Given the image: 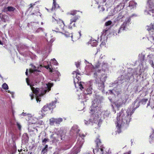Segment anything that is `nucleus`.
I'll use <instances>...</instances> for the list:
<instances>
[{
    "label": "nucleus",
    "instance_id": "nucleus-19",
    "mask_svg": "<svg viewBox=\"0 0 154 154\" xmlns=\"http://www.w3.org/2000/svg\"><path fill=\"white\" fill-rule=\"evenodd\" d=\"M84 94L85 95L90 94L92 93V88L91 86L89 87L87 89L84 91Z\"/></svg>",
    "mask_w": 154,
    "mask_h": 154
},
{
    "label": "nucleus",
    "instance_id": "nucleus-2",
    "mask_svg": "<svg viewBox=\"0 0 154 154\" xmlns=\"http://www.w3.org/2000/svg\"><path fill=\"white\" fill-rule=\"evenodd\" d=\"M100 64L98 62L94 66L91 64H89L86 66L85 69H87L88 68H89V69L94 72L93 76L95 79L96 82H99V79L100 82L104 83L106 80L107 76L104 74L101 73V70L98 69L99 68Z\"/></svg>",
    "mask_w": 154,
    "mask_h": 154
},
{
    "label": "nucleus",
    "instance_id": "nucleus-22",
    "mask_svg": "<svg viewBox=\"0 0 154 154\" xmlns=\"http://www.w3.org/2000/svg\"><path fill=\"white\" fill-rule=\"evenodd\" d=\"M31 100L34 102L36 101L37 103L39 102L41 100L40 97H31Z\"/></svg>",
    "mask_w": 154,
    "mask_h": 154
},
{
    "label": "nucleus",
    "instance_id": "nucleus-38",
    "mask_svg": "<svg viewBox=\"0 0 154 154\" xmlns=\"http://www.w3.org/2000/svg\"><path fill=\"white\" fill-rule=\"evenodd\" d=\"M77 128V126L76 125H75L72 127V129L74 130L76 132H78L79 131V130H75V128Z\"/></svg>",
    "mask_w": 154,
    "mask_h": 154
},
{
    "label": "nucleus",
    "instance_id": "nucleus-53",
    "mask_svg": "<svg viewBox=\"0 0 154 154\" xmlns=\"http://www.w3.org/2000/svg\"><path fill=\"white\" fill-rule=\"evenodd\" d=\"M131 153V152L130 151H129L128 152H126V153H125V154H130Z\"/></svg>",
    "mask_w": 154,
    "mask_h": 154
},
{
    "label": "nucleus",
    "instance_id": "nucleus-27",
    "mask_svg": "<svg viewBox=\"0 0 154 154\" xmlns=\"http://www.w3.org/2000/svg\"><path fill=\"white\" fill-rule=\"evenodd\" d=\"M32 68L30 69L29 70V72L31 73L33 72L34 71H37L36 67L32 65Z\"/></svg>",
    "mask_w": 154,
    "mask_h": 154
},
{
    "label": "nucleus",
    "instance_id": "nucleus-18",
    "mask_svg": "<svg viewBox=\"0 0 154 154\" xmlns=\"http://www.w3.org/2000/svg\"><path fill=\"white\" fill-rule=\"evenodd\" d=\"M56 0H53V5L51 10L53 11L55 10L56 9L59 7L58 5L57 4L56 2Z\"/></svg>",
    "mask_w": 154,
    "mask_h": 154
},
{
    "label": "nucleus",
    "instance_id": "nucleus-58",
    "mask_svg": "<svg viewBox=\"0 0 154 154\" xmlns=\"http://www.w3.org/2000/svg\"><path fill=\"white\" fill-rule=\"evenodd\" d=\"M38 14V15L39 14L40 16H41V14L39 12H38V13H37Z\"/></svg>",
    "mask_w": 154,
    "mask_h": 154
},
{
    "label": "nucleus",
    "instance_id": "nucleus-26",
    "mask_svg": "<svg viewBox=\"0 0 154 154\" xmlns=\"http://www.w3.org/2000/svg\"><path fill=\"white\" fill-rule=\"evenodd\" d=\"M50 64L52 65V64L54 65H58V63L55 59L54 58L53 59H51V61L50 63Z\"/></svg>",
    "mask_w": 154,
    "mask_h": 154
},
{
    "label": "nucleus",
    "instance_id": "nucleus-7",
    "mask_svg": "<svg viewBox=\"0 0 154 154\" xmlns=\"http://www.w3.org/2000/svg\"><path fill=\"white\" fill-rule=\"evenodd\" d=\"M55 107V103H53L49 105L47 104L44 106L42 108L41 111L39 112V113L41 115L39 116L40 118H42L51 109H53Z\"/></svg>",
    "mask_w": 154,
    "mask_h": 154
},
{
    "label": "nucleus",
    "instance_id": "nucleus-55",
    "mask_svg": "<svg viewBox=\"0 0 154 154\" xmlns=\"http://www.w3.org/2000/svg\"><path fill=\"white\" fill-rule=\"evenodd\" d=\"M27 70H28V69H26V75H28V72H27Z\"/></svg>",
    "mask_w": 154,
    "mask_h": 154
},
{
    "label": "nucleus",
    "instance_id": "nucleus-5",
    "mask_svg": "<svg viewBox=\"0 0 154 154\" xmlns=\"http://www.w3.org/2000/svg\"><path fill=\"white\" fill-rule=\"evenodd\" d=\"M55 16H53L52 17V22L55 23H56V27H54L52 29V31L56 32L61 33L64 35L66 37H68L71 36L72 39L73 35L72 34H69V32H66L64 30L63 27L64 26V24L63 21L60 19H57L55 18Z\"/></svg>",
    "mask_w": 154,
    "mask_h": 154
},
{
    "label": "nucleus",
    "instance_id": "nucleus-31",
    "mask_svg": "<svg viewBox=\"0 0 154 154\" xmlns=\"http://www.w3.org/2000/svg\"><path fill=\"white\" fill-rule=\"evenodd\" d=\"M108 66V64L105 63L104 62L102 63V69H104L105 68H106Z\"/></svg>",
    "mask_w": 154,
    "mask_h": 154
},
{
    "label": "nucleus",
    "instance_id": "nucleus-16",
    "mask_svg": "<svg viewBox=\"0 0 154 154\" xmlns=\"http://www.w3.org/2000/svg\"><path fill=\"white\" fill-rule=\"evenodd\" d=\"M0 18L4 22H8L9 21L8 16L2 13H0Z\"/></svg>",
    "mask_w": 154,
    "mask_h": 154
},
{
    "label": "nucleus",
    "instance_id": "nucleus-63",
    "mask_svg": "<svg viewBox=\"0 0 154 154\" xmlns=\"http://www.w3.org/2000/svg\"><path fill=\"white\" fill-rule=\"evenodd\" d=\"M18 151H19V152H20V151L19 150H18Z\"/></svg>",
    "mask_w": 154,
    "mask_h": 154
},
{
    "label": "nucleus",
    "instance_id": "nucleus-48",
    "mask_svg": "<svg viewBox=\"0 0 154 154\" xmlns=\"http://www.w3.org/2000/svg\"><path fill=\"white\" fill-rule=\"evenodd\" d=\"M17 126L18 128H19V129H20V128H21V126L20 125V124L19 123L17 122Z\"/></svg>",
    "mask_w": 154,
    "mask_h": 154
},
{
    "label": "nucleus",
    "instance_id": "nucleus-49",
    "mask_svg": "<svg viewBox=\"0 0 154 154\" xmlns=\"http://www.w3.org/2000/svg\"><path fill=\"white\" fill-rule=\"evenodd\" d=\"M55 39L54 38H52L50 40L49 42L50 43H52L54 40Z\"/></svg>",
    "mask_w": 154,
    "mask_h": 154
},
{
    "label": "nucleus",
    "instance_id": "nucleus-32",
    "mask_svg": "<svg viewBox=\"0 0 154 154\" xmlns=\"http://www.w3.org/2000/svg\"><path fill=\"white\" fill-rule=\"evenodd\" d=\"M45 68L48 69L49 68V69L50 70V71L51 72H53V71L52 70V66L51 65H48L45 66Z\"/></svg>",
    "mask_w": 154,
    "mask_h": 154
},
{
    "label": "nucleus",
    "instance_id": "nucleus-62",
    "mask_svg": "<svg viewBox=\"0 0 154 154\" xmlns=\"http://www.w3.org/2000/svg\"><path fill=\"white\" fill-rule=\"evenodd\" d=\"M138 107V106H137V107H135V108H137Z\"/></svg>",
    "mask_w": 154,
    "mask_h": 154
},
{
    "label": "nucleus",
    "instance_id": "nucleus-17",
    "mask_svg": "<svg viewBox=\"0 0 154 154\" xmlns=\"http://www.w3.org/2000/svg\"><path fill=\"white\" fill-rule=\"evenodd\" d=\"M61 137H60V135L58 134H53L51 136V140L52 141L55 142L59 140V138H60L61 139L62 138Z\"/></svg>",
    "mask_w": 154,
    "mask_h": 154
},
{
    "label": "nucleus",
    "instance_id": "nucleus-28",
    "mask_svg": "<svg viewBox=\"0 0 154 154\" xmlns=\"http://www.w3.org/2000/svg\"><path fill=\"white\" fill-rule=\"evenodd\" d=\"M50 124L51 125H54L55 124V118H51L50 119Z\"/></svg>",
    "mask_w": 154,
    "mask_h": 154
},
{
    "label": "nucleus",
    "instance_id": "nucleus-36",
    "mask_svg": "<svg viewBox=\"0 0 154 154\" xmlns=\"http://www.w3.org/2000/svg\"><path fill=\"white\" fill-rule=\"evenodd\" d=\"M37 2H35L34 3H32V4H31L29 5V10H30L31 9V8H32L34 5H35V4L37 3Z\"/></svg>",
    "mask_w": 154,
    "mask_h": 154
},
{
    "label": "nucleus",
    "instance_id": "nucleus-57",
    "mask_svg": "<svg viewBox=\"0 0 154 154\" xmlns=\"http://www.w3.org/2000/svg\"><path fill=\"white\" fill-rule=\"evenodd\" d=\"M105 31V33H106V32L108 31V30H105L103 31V32H104Z\"/></svg>",
    "mask_w": 154,
    "mask_h": 154
},
{
    "label": "nucleus",
    "instance_id": "nucleus-20",
    "mask_svg": "<svg viewBox=\"0 0 154 154\" xmlns=\"http://www.w3.org/2000/svg\"><path fill=\"white\" fill-rule=\"evenodd\" d=\"M16 9L15 8L11 6L8 7L6 9L3 10V11L5 12L7 11L12 12L14 11Z\"/></svg>",
    "mask_w": 154,
    "mask_h": 154
},
{
    "label": "nucleus",
    "instance_id": "nucleus-24",
    "mask_svg": "<svg viewBox=\"0 0 154 154\" xmlns=\"http://www.w3.org/2000/svg\"><path fill=\"white\" fill-rule=\"evenodd\" d=\"M98 86L99 89L103 90L104 88V83L100 82L98 83Z\"/></svg>",
    "mask_w": 154,
    "mask_h": 154
},
{
    "label": "nucleus",
    "instance_id": "nucleus-47",
    "mask_svg": "<svg viewBox=\"0 0 154 154\" xmlns=\"http://www.w3.org/2000/svg\"><path fill=\"white\" fill-rule=\"evenodd\" d=\"M96 142H97V145H98V144H99V143H100V140L99 139H97V140L96 141Z\"/></svg>",
    "mask_w": 154,
    "mask_h": 154
},
{
    "label": "nucleus",
    "instance_id": "nucleus-39",
    "mask_svg": "<svg viewBox=\"0 0 154 154\" xmlns=\"http://www.w3.org/2000/svg\"><path fill=\"white\" fill-rule=\"evenodd\" d=\"M32 114H31V116L30 117L28 116H27L25 118L26 120L27 121H29L32 118Z\"/></svg>",
    "mask_w": 154,
    "mask_h": 154
},
{
    "label": "nucleus",
    "instance_id": "nucleus-35",
    "mask_svg": "<svg viewBox=\"0 0 154 154\" xmlns=\"http://www.w3.org/2000/svg\"><path fill=\"white\" fill-rule=\"evenodd\" d=\"M114 91V90H112V91H111L110 90H109L108 91L106 92V95H109V94H107L109 93L110 95H113V93H114L113 92V91Z\"/></svg>",
    "mask_w": 154,
    "mask_h": 154
},
{
    "label": "nucleus",
    "instance_id": "nucleus-52",
    "mask_svg": "<svg viewBox=\"0 0 154 154\" xmlns=\"http://www.w3.org/2000/svg\"><path fill=\"white\" fill-rule=\"evenodd\" d=\"M8 92L10 93L12 96H13L14 94V93L13 92H11L10 91H8Z\"/></svg>",
    "mask_w": 154,
    "mask_h": 154
},
{
    "label": "nucleus",
    "instance_id": "nucleus-40",
    "mask_svg": "<svg viewBox=\"0 0 154 154\" xmlns=\"http://www.w3.org/2000/svg\"><path fill=\"white\" fill-rule=\"evenodd\" d=\"M110 114V112H109L108 111H106L104 112V115L105 116H106V117L108 116Z\"/></svg>",
    "mask_w": 154,
    "mask_h": 154
},
{
    "label": "nucleus",
    "instance_id": "nucleus-46",
    "mask_svg": "<svg viewBox=\"0 0 154 154\" xmlns=\"http://www.w3.org/2000/svg\"><path fill=\"white\" fill-rule=\"evenodd\" d=\"M106 42H103L100 44L101 47L105 46L106 45Z\"/></svg>",
    "mask_w": 154,
    "mask_h": 154
},
{
    "label": "nucleus",
    "instance_id": "nucleus-60",
    "mask_svg": "<svg viewBox=\"0 0 154 154\" xmlns=\"http://www.w3.org/2000/svg\"><path fill=\"white\" fill-rule=\"evenodd\" d=\"M47 147H48V145H46L45 147V148H47Z\"/></svg>",
    "mask_w": 154,
    "mask_h": 154
},
{
    "label": "nucleus",
    "instance_id": "nucleus-34",
    "mask_svg": "<svg viewBox=\"0 0 154 154\" xmlns=\"http://www.w3.org/2000/svg\"><path fill=\"white\" fill-rule=\"evenodd\" d=\"M21 116H25V118L27 116H28L30 117L31 116V114L27 113L26 112L24 113L23 112L21 114Z\"/></svg>",
    "mask_w": 154,
    "mask_h": 154
},
{
    "label": "nucleus",
    "instance_id": "nucleus-33",
    "mask_svg": "<svg viewBox=\"0 0 154 154\" xmlns=\"http://www.w3.org/2000/svg\"><path fill=\"white\" fill-rule=\"evenodd\" d=\"M2 88L4 89L7 90L8 89V85L5 83H4L2 85Z\"/></svg>",
    "mask_w": 154,
    "mask_h": 154
},
{
    "label": "nucleus",
    "instance_id": "nucleus-12",
    "mask_svg": "<svg viewBox=\"0 0 154 154\" xmlns=\"http://www.w3.org/2000/svg\"><path fill=\"white\" fill-rule=\"evenodd\" d=\"M125 5L124 3H121L119 5L116 7L113 10H112L109 13L110 16L114 15L115 13L120 11L122 9Z\"/></svg>",
    "mask_w": 154,
    "mask_h": 154
},
{
    "label": "nucleus",
    "instance_id": "nucleus-15",
    "mask_svg": "<svg viewBox=\"0 0 154 154\" xmlns=\"http://www.w3.org/2000/svg\"><path fill=\"white\" fill-rule=\"evenodd\" d=\"M103 146H100V147L93 149V152L94 154H106V153L103 151Z\"/></svg>",
    "mask_w": 154,
    "mask_h": 154
},
{
    "label": "nucleus",
    "instance_id": "nucleus-11",
    "mask_svg": "<svg viewBox=\"0 0 154 154\" xmlns=\"http://www.w3.org/2000/svg\"><path fill=\"white\" fill-rule=\"evenodd\" d=\"M147 29L149 31V35L147 38L151 41H154V26L153 24H151L149 26H148Z\"/></svg>",
    "mask_w": 154,
    "mask_h": 154
},
{
    "label": "nucleus",
    "instance_id": "nucleus-10",
    "mask_svg": "<svg viewBox=\"0 0 154 154\" xmlns=\"http://www.w3.org/2000/svg\"><path fill=\"white\" fill-rule=\"evenodd\" d=\"M73 73L74 74H76V77L74 80V82L75 86L76 87L77 85H78L80 89L82 90V89H83V87L81 82H79L81 79L80 77L79 76V73L77 72V71H74L73 72Z\"/></svg>",
    "mask_w": 154,
    "mask_h": 154
},
{
    "label": "nucleus",
    "instance_id": "nucleus-13",
    "mask_svg": "<svg viewBox=\"0 0 154 154\" xmlns=\"http://www.w3.org/2000/svg\"><path fill=\"white\" fill-rule=\"evenodd\" d=\"M128 99L126 97H123L120 98L118 100L114 102L115 105L118 107H119L123 104H125L126 102Z\"/></svg>",
    "mask_w": 154,
    "mask_h": 154
},
{
    "label": "nucleus",
    "instance_id": "nucleus-9",
    "mask_svg": "<svg viewBox=\"0 0 154 154\" xmlns=\"http://www.w3.org/2000/svg\"><path fill=\"white\" fill-rule=\"evenodd\" d=\"M79 136L81 138V140H80V138H79L76 145L72 149L73 154H77L80 152V149L84 143V140L83 138L85 137V136L83 134L81 135L80 134Z\"/></svg>",
    "mask_w": 154,
    "mask_h": 154
},
{
    "label": "nucleus",
    "instance_id": "nucleus-45",
    "mask_svg": "<svg viewBox=\"0 0 154 154\" xmlns=\"http://www.w3.org/2000/svg\"><path fill=\"white\" fill-rule=\"evenodd\" d=\"M77 12V11H73L71 12V13L70 14L71 15H75V14H76Z\"/></svg>",
    "mask_w": 154,
    "mask_h": 154
},
{
    "label": "nucleus",
    "instance_id": "nucleus-4",
    "mask_svg": "<svg viewBox=\"0 0 154 154\" xmlns=\"http://www.w3.org/2000/svg\"><path fill=\"white\" fill-rule=\"evenodd\" d=\"M27 85H30L31 89L33 93L37 95L36 96H41L44 95L47 92H49L51 89V87L53 85L52 83H48L43 85L40 88H35L32 85H30L28 82V78L26 79Z\"/></svg>",
    "mask_w": 154,
    "mask_h": 154
},
{
    "label": "nucleus",
    "instance_id": "nucleus-1",
    "mask_svg": "<svg viewBox=\"0 0 154 154\" xmlns=\"http://www.w3.org/2000/svg\"><path fill=\"white\" fill-rule=\"evenodd\" d=\"M132 114L130 109H128L127 111L122 109L117 114L116 124L118 128V132L119 133L120 132V129L122 125L130 122L131 116Z\"/></svg>",
    "mask_w": 154,
    "mask_h": 154
},
{
    "label": "nucleus",
    "instance_id": "nucleus-59",
    "mask_svg": "<svg viewBox=\"0 0 154 154\" xmlns=\"http://www.w3.org/2000/svg\"><path fill=\"white\" fill-rule=\"evenodd\" d=\"M0 45H3V43H2V42H1V41L0 40Z\"/></svg>",
    "mask_w": 154,
    "mask_h": 154
},
{
    "label": "nucleus",
    "instance_id": "nucleus-3",
    "mask_svg": "<svg viewBox=\"0 0 154 154\" xmlns=\"http://www.w3.org/2000/svg\"><path fill=\"white\" fill-rule=\"evenodd\" d=\"M99 103V101H98L97 99H94L92 101V104L91 107V112L92 115L90 120H85L84 122L86 125H88L90 124L91 122H92L93 123H97L98 122L99 120L98 114L100 115L101 112L100 111L97 112V109L96 107L97 106V104Z\"/></svg>",
    "mask_w": 154,
    "mask_h": 154
},
{
    "label": "nucleus",
    "instance_id": "nucleus-50",
    "mask_svg": "<svg viewBox=\"0 0 154 154\" xmlns=\"http://www.w3.org/2000/svg\"><path fill=\"white\" fill-rule=\"evenodd\" d=\"M79 37H78L76 38H75V40H76V39H79L80 38V37L81 36V35L80 32H79Z\"/></svg>",
    "mask_w": 154,
    "mask_h": 154
},
{
    "label": "nucleus",
    "instance_id": "nucleus-51",
    "mask_svg": "<svg viewBox=\"0 0 154 154\" xmlns=\"http://www.w3.org/2000/svg\"><path fill=\"white\" fill-rule=\"evenodd\" d=\"M101 10H100V11H103L105 9L103 7H101Z\"/></svg>",
    "mask_w": 154,
    "mask_h": 154
},
{
    "label": "nucleus",
    "instance_id": "nucleus-54",
    "mask_svg": "<svg viewBox=\"0 0 154 154\" xmlns=\"http://www.w3.org/2000/svg\"><path fill=\"white\" fill-rule=\"evenodd\" d=\"M42 28H39L38 29V30H37V32H38V31L39 30H42Z\"/></svg>",
    "mask_w": 154,
    "mask_h": 154
},
{
    "label": "nucleus",
    "instance_id": "nucleus-41",
    "mask_svg": "<svg viewBox=\"0 0 154 154\" xmlns=\"http://www.w3.org/2000/svg\"><path fill=\"white\" fill-rule=\"evenodd\" d=\"M122 76H121L120 77H119L118 78V80H119L118 83H120L121 84L122 83V81L121 80V79L122 78Z\"/></svg>",
    "mask_w": 154,
    "mask_h": 154
},
{
    "label": "nucleus",
    "instance_id": "nucleus-44",
    "mask_svg": "<svg viewBox=\"0 0 154 154\" xmlns=\"http://www.w3.org/2000/svg\"><path fill=\"white\" fill-rule=\"evenodd\" d=\"M75 64L76 65V66L78 68L80 66V63L79 62H77L75 63Z\"/></svg>",
    "mask_w": 154,
    "mask_h": 154
},
{
    "label": "nucleus",
    "instance_id": "nucleus-61",
    "mask_svg": "<svg viewBox=\"0 0 154 154\" xmlns=\"http://www.w3.org/2000/svg\"><path fill=\"white\" fill-rule=\"evenodd\" d=\"M47 40L48 42V39H47Z\"/></svg>",
    "mask_w": 154,
    "mask_h": 154
},
{
    "label": "nucleus",
    "instance_id": "nucleus-29",
    "mask_svg": "<svg viewBox=\"0 0 154 154\" xmlns=\"http://www.w3.org/2000/svg\"><path fill=\"white\" fill-rule=\"evenodd\" d=\"M149 141L150 143L154 142V132L150 136Z\"/></svg>",
    "mask_w": 154,
    "mask_h": 154
},
{
    "label": "nucleus",
    "instance_id": "nucleus-43",
    "mask_svg": "<svg viewBox=\"0 0 154 154\" xmlns=\"http://www.w3.org/2000/svg\"><path fill=\"white\" fill-rule=\"evenodd\" d=\"M55 74H56L57 76L58 77L60 75V72L58 71H56Z\"/></svg>",
    "mask_w": 154,
    "mask_h": 154
},
{
    "label": "nucleus",
    "instance_id": "nucleus-14",
    "mask_svg": "<svg viewBox=\"0 0 154 154\" xmlns=\"http://www.w3.org/2000/svg\"><path fill=\"white\" fill-rule=\"evenodd\" d=\"M78 16H75L72 18L70 19V22L68 25V28L70 29H73L75 27V22L76 21L78 20Z\"/></svg>",
    "mask_w": 154,
    "mask_h": 154
},
{
    "label": "nucleus",
    "instance_id": "nucleus-21",
    "mask_svg": "<svg viewBox=\"0 0 154 154\" xmlns=\"http://www.w3.org/2000/svg\"><path fill=\"white\" fill-rule=\"evenodd\" d=\"M88 44H90L92 46H96L97 45V42L95 40H91L88 42Z\"/></svg>",
    "mask_w": 154,
    "mask_h": 154
},
{
    "label": "nucleus",
    "instance_id": "nucleus-37",
    "mask_svg": "<svg viewBox=\"0 0 154 154\" xmlns=\"http://www.w3.org/2000/svg\"><path fill=\"white\" fill-rule=\"evenodd\" d=\"M112 22L111 21H108L106 22L105 25L106 26H109L112 24Z\"/></svg>",
    "mask_w": 154,
    "mask_h": 154
},
{
    "label": "nucleus",
    "instance_id": "nucleus-64",
    "mask_svg": "<svg viewBox=\"0 0 154 154\" xmlns=\"http://www.w3.org/2000/svg\"><path fill=\"white\" fill-rule=\"evenodd\" d=\"M71 26H72V25H71Z\"/></svg>",
    "mask_w": 154,
    "mask_h": 154
},
{
    "label": "nucleus",
    "instance_id": "nucleus-56",
    "mask_svg": "<svg viewBox=\"0 0 154 154\" xmlns=\"http://www.w3.org/2000/svg\"><path fill=\"white\" fill-rule=\"evenodd\" d=\"M136 103L138 104V102H137V101H135L134 105Z\"/></svg>",
    "mask_w": 154,
    "mask_h": 154
},
{
    "label": "nucleus",
    "instance_id": "nucleus-30",
    "mask_svg": "<svg viewBox=\"0 0 154 154\" xmlns=\"http://www.w3.org/2000/svg\"><path fill=\"white\" fill-rule=\"evenodd\" d=\"M38 119L37 118H34L31 121L29 122V123L32 124H35L36 123Z\"/></svg>",
    "mask_w": 154,
    "mask_h": 154
},
{
    "label": "nucleus",
    "instance_id": "nucleus-42",
    "mask_svg": "<svg viewBox=\"0 0 154 154\" xmlns=\"http://www.w3.org/2000/svg\"><path fill=\"white\" fill-rule=\"evenodd\" d=\"M48 139L47 138H45L43 140L42 142L44 143H45L47 141H48Z\"/></svg>",
    "mask_w": 154,
    "mask_h": 154
},
{
    "label": "nucleus",
    "instance_id": "nucleus-25",
    "mask_svg": "<svg viewBox=\"0 0 154 154\" xmlns=\"http://www.w3.org/2000/svg\"><path fill=\"white\" fill-rule=\"evenodd\" d=\"M63 120V119L60 118H55V124L56 125H59L62 122Z\"/></svg>",
    "mask_w": 154,
    "mask_h": 154
},
{
    "label": "nucleus",
    "instance_id": "nucleus-8",
    "mask_svg": "<svg viewBox=\"0 0 154 154\" xmlns=\"http://www.w3.org/2000/svg\"><path fill=\"white\" fill-rule=\"evenodd\" d=\"M147 4L149 8L144 11L146 15L151 16L154 18V0H148Z\"/></svg>",
    "mask_w": 154,
    "mask_h": 154
},
{
    "label": "nucleus",
    "instance_id": "nucleus-23",
    "mask_svg": "<svg viewBox=\"0 0 154 154\" xmlns=\"http://www.w3.org/2000/svg\"><path fill=\"white\" fill-rule=\"evenodd\" d=\"M137 5L136 3L134 1H132L130 2L129 6L131 7V8H134Z\"/></svg>",
    "mask_w": 154,
    "mask_h": 154
},
{
    "label": "nucleus",
    "instance_id": "nucleus-6",
    "mask_svg": "<svg viewBox=\"0 0 154 154\" xmlns=\"http://www.w3.org/2000/svg\"><path fill=\"white\" fill-rule=\"evenodd\" d=\"M122 12L119 14L117 18V21H124L119 28L118 33H120L123 31H126L128 29V26L131 24L130 18L127 15H124Z\"/></svg>",
    "mask_w": 154,
    "mask_h": 154
}]
</instances>
